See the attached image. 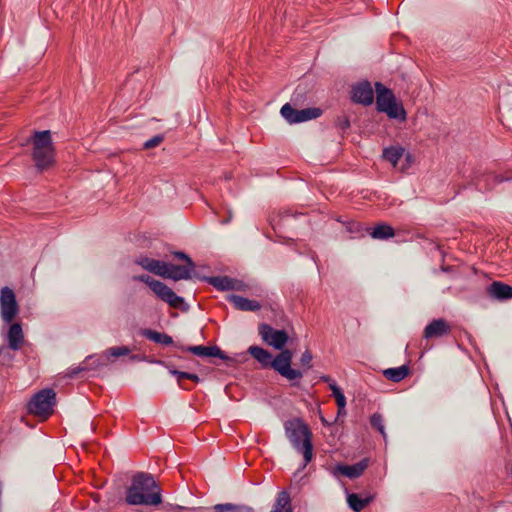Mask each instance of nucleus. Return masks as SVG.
<instances>
[{"label": "nucleus", "instance_id": "obj_1", "mask_svg": "<svg viewBox=\"0 0 512 512\" xmlns=\"http://www.w3.org/2000/svg\"><path fill=\"white\" fill-rule=\"evenodd\" d=\"M125 500L129 505L157 506L162 503L161 488L151 474L138 472L132 477Z\"/></svg>", "mask_w": 512, "mask_h": 512}, {"label": "nucleus", "instance_id": "obj_2", "mask_svg": "<svg viewBox=\"0 0 512 512\" xmlns=\"http://www.w3.org/2000/svg\"><path fill=\"white\" fill-rule=\"evenodd\" d=\"M248 353L256 359L262 368H272L289 381H297L303 377V371L291 368L293 353L289 349L282 350L275 358L266 349L259 346H250Z\"/></svg>", "mask_w": 512, "mask_h": 512}, {"label": "nucleus", "instance_id": "obj_3", "mask_svg": "<svg viewBox=\"0 0 512 512\" xmlns=\"http://www.w3.org/2000/svg\"><path fill=\"white\" fill-rule=\"evenodd\" d=\"M284 429L285 435L293 448L303 455V463L299 468V471H301L306 468L313 458L312 432L301 418L285 421Z\"/></svg>", "mask_w": 512, "mask_h": 512}, {"label": "nucleus", "instance_id": "obj_4", "mask_svg": "<svg viewBox=\"0 0 512 512\" xmlns=\"http://www.w3.org/2000/svg\"><path fill=\"white\" fill-rule=\"evenodd\" d=\"M31 142L32 159L39 171L49 168L54 162V146L50 130L34 131L28 139Z\"/></svg>", "mask_w": 512, "mask_h": 512}, {"label": "nucleus", "instance_id": "obj_5", "mask_svg": "<svg viewBox=\"0 0 512 512\" xmlns=\"http://www.w3.org/2000/svg\"><path fill=\"white\" fill-rule=\"evenodd\" d=\"M134 281L145 283L153 291V293L163 302L167 303L170 307L181 309L182 311L188 310V305L185 303L183 297L178 296L169 286L165 283L152 278L147 274L133 276Z\"/></svg>", "mask_w": 512, "mask_h": 512}, {"label": "nucleus", "instance_id": "obj_6", "mask_svg": "<svg viewBox=\"0 0 512 512\" xmlns=\"http://www.w3.org/2000/svg\"><path fill=\"white\" fill-rule=\"evenodd\" d=\"M56 393L52 388H44L33 395L27 404V411L35 416L47 419L54 412Z\"/></svg>", "mask_w": 512, "mask_h": 512}, {"label": "nucleus", "instance_id": "obj_7", "mask_svg": "<svg viewBox=\"0 0 512 512\" xmlns=\"http://www.w3.org/2000/svg\"><path fill=\"white\" fill-rule=\"evenodd\" d=\"M507 181H512V173L501 175L487 170L478 169L474 171L470 184L480 192H487L491 191L495 185Z\"/></svg>", "mask_w": 512, "mask_h": 512}, {"label": "nucleus", "instance_id": "obj_8", "mask_svg": "<svg viewBox=\"0 0 512 512\" xmlns=\"http://www.w3.org/2000/svg\"><path fill=\"white\" fill-rule=\"evenodd\" d=\"M280 113L289 124H297L318 118L322 111L319 108L297 110L290 103H286L281 107Z\"/></svg>", "mask_w": 512, "mask_h": 512}, {"label": "nucleus", "instance_id": "obj_9", "mask_svg": "<svg viewBox=\"0 0 512 512\" xmlns=\"http://www.w3.org/2000/svg\"><path fill=\"white\" fill-rule=\"evenodd\" d=\"M19 312L14 291L9 287H3L0 292V313L6 323H11Z\"/></svg>", "mask_w": 512, "mask_h": 512}, {"label": "nucleus", "instance_id": "obj_10", "mask_svg": "<svg viewBox=\"0 0 512 512\" xmlns=\"http://www.w3.org/2000/svg\"><path fill=\"white\" fill-rule=\"evenodd\" d=\"M258 332L262 340L269 346L281 351L284 350L283 347L288 341V334L285 330H275L269 324L261 323Z\"/></svg>", "mask_w": 512, "mask_h": 512}, {"label": "nucleus", "instance_id": "obj_11", "mask_svg": "<svg viewBox=\"0 0 512 512\" xmlns=\"http://www.w3.org/2000/svg\"><path fill=\"white\" fill-rule=\"evenodd\" d=\"M194 278L209 283L218 291L240 290L242 286L240 281L229 276H201L195 273Z\"/></svg>", "mask_w": 512, "mask_h": 512}, {"label": "nucleus", "instance_id": "obj_12", "mask_svg": "<svg viewBox=\"0 0 512 512\" xmlns=\"http://www.w3.org/2000/svg\"><path fill=\"white\" fill-rule=\"evenodd\" d=\"M351 100L356 104L371 105L374 101V91L371 83L363 80L354 84L351 88Z\"/></svg>", "mask_w": 512, "mask_h": 512}, {"label": "nucleus", "instance_id": "obj_13", "mask_svg": "<svg viewBox=\"0 0 512 512\" xmlns=\"http://www.w3.org/2000/svg\"><path fill=\"white\" fill-rule=\"evenodd\" d=\"M451 333L450 324L443 318L433 319L424 328L423 337L425 339L441 338Z\"/></svg>", "mask_w": 512, "mask_h": 512}, {"label": "nucleus", "instance_id": "obj_14", "mask_svg": "<svg viewBox=\"0 0 512 512\" xmlns=\"http://www.w3.org/2000/svg\"><path fill=\"white\" fill-rule=\"evenodd\" d=\"M105 364V361L102 360L100 357L91 355L88 356L84 360V362L79 366L68 368L65 372V376L68 378H75L82 372L99 369L100 367H103Z\"/></svg>", "mask_w": 512, "mask_h": 512}, {"label": "nucleus", "instance_id": "obj_15", "mask_svg": "<svg viewBox=\"0 0 512 512\" xmlns=\"http://www.w3.org/2000/svg\"><path fill=\"white\" fill-rule=\"evenodd\" d=\"M486 293L491 299L507 301L512 299V286L501 281H493L487 286Z\"/></svg>", "mask_w": 512, "mask_h": 512}, {"label": "nucleus", "instance_id": "obj_16", "mask_svg": "<svg viewBox=\"0 0 512 512\" xmlns=\"http://www.w3.org/2000/svg\"><path fill=\"white\" fill-rule=\"evenodd\" d=\"M181 350L190 352L199 357H217L222 360H227L228 356L216 345L214 346H187L179 347Z\"/></svg>", "mask_w": 512, "mask_h": 512}, {"label": "nucleus", "instance_id": "obj_17", "mask_svg": "<svg viewBox=\"0 0 512 512\" xmlns=\"http://www.w3.org/2000/svg\"><path fill=\"white\" fill-rule=\"evenodd\" d=\"M369 459L363 458L353 465L338 464L335 468L336 472L349 478L355 479L360 477L364 470L368 467Z\"/></svg>", "mask_w": 512, "mask_h": 512}, {"label": "nucleus", "instance_id": "obj_18", "mask_svg": "<svg viewBox=\"0 0 512 512\" xmlns=\"http://www.w3.org/2000/svg\"><path fill=\"white\" fill-rule=\"evenodd\" d=\"M195 268H190L187 265H176V264H168L167 274L165 278L179 281V280H188L194 278Z\"/></svg>", "mask_w": 512, "mask_h": 512}, {"label": "nucleus", "instance_id": "obj_19", "mask_svg": "<svg viewBox=\"0 0 512 512\" xmlns=\"http://www.w3.org/2000/svg\"><path fill=\"white\" fill-rule=\"evenodd\" d=\"M376 89V109L381 112L386 106L392 103L396 97L391 89L387 88L380 82L375 83Z\"/></svg>", "mask_w": 512, "mask_h": 512}, {"label": "nucleus", "instance_id": "obj_20", "mask_svg": "<svg viewBox=\"0 0 512 512\" xmlns=\"http://www.w3.org/2000/svg\"><path fill=\"white\" fill-rule=\"evenodd\" d=\"M229 303H232L235 308L240 311H258L261 309V304L256 300H251L246 297L232 294L227 297Z\"/></svg>", "mask_w": 512, "mask_h": 512}, {"label": "nucleus", "instance_id": "obj_21", "mask_svg": "<svg viewBox=\"0 0 512 512\" xmlns=\"http://www.w3.org/2000/svg\"><path fill=\"white\" fill-rule=\"evenodd\" d=\"M150 362L162 365L166 369H168L169 373L177 378L178 385L182 389H186V388L182 385L181 379H188V380H191V381H193L195 383H199L200 380H201L200 377L197 374L189 373V372H184V371H179V370L175 369L173 366L169 365L167 362H165L163 360H152Z\"/></svg>", "mask_w": 512, "mask_h": 512}, {"label": "nucleus", "instance_id": "obj_22", "mask_svg": "<svg viewBox=\"0 0 512 512\" xmlns=\"http://www.w3.org/2000/svg\"><path fill=\"white\" fill-rule=\"evenodd\" d=\"M7 340L10 349L17 351L21 348L24 341V334L20 323H13L10 326Z\"/></svg>", "mask_w": 512, "mask_h": 512}, {"label": "nucleus", "instance_id": "obj_23", "mask_svg": "<svg viewBox=\"0 0 512 512\" xmlns=\"http://www.w3.org/2000/svg\"><path fill=\"white\" fill-rule=\"evenodd\" d=\"M366 230L373 239L387 240L395 236L394 228L387 223H379Z\"/></svg>", "mask_w": 512, "mask_h": 512}, {"label": "nucleus", "instance_id": "obj_24", "mask_svg": "<svg viewBox=\"0 0 512 512\" xmlns=\"http://www.w3.org/2000/svg\"><path fill=\"white\" fill-rule=\"evenodd\" d=\"M381 112L387 114L390 119L405 121L407 118V113L403 107V104L397 101V99L386 106Z\"/></svg>", "mask_w": 512, "mask_h": 512}, {"label": "nucleus", "instance_id": "obj_25", "mask_svg": "<svg viewBox=\"0 0 512 512\" xmlns=\"http://www.w3.org/2000/svg\"><path fill=\"white\" fill-rule=\"evenodd\" d=\"M271 512H293L290 494L282 490L277 494Z\"/></svg>", "mask_w": 512, "mask_h": 512}, {"label": "nucleus", "instance_id": "obj_26", "mask_svg": "<svg viewBox=\"0 0 512 512\" xmlns=\"http://www.w3.org/2000/svg\"><path fill=\"white\" fill-rule=\"evenodd\" d=\"M141 335L150 341H153L155 343L162 344L165 346L174 344L173 338L170 335H168L166 333H161V332H158V331H155L152 329H143L141 331Z\"/></svg>", "mask_w": 512, "mask_h": 512}, {"label": "nucleus", "instance_id": "obj_27", "mask_svg": "<svg viewBox=\"0 0 512 512\" xmlns=\"http://www.w3.org/2000/svg\"><path fill=\"white\" fill-rule=\"evenodd\" d=\"M372 500L373 496H366L364 498H361L356 493H349L347 495L348 506L354 512L362 511Z\"/></svg>", "mask_w": 512, "mask_h": 512}, {"label": "nucleus", "instance_id": "obj_28", "mask_svg": "<svg viewBox=\"0 0 512 512\" xmlns=\"http://www.w3.org/2000/svg\"><path fill=\"white\" fill-rule=\"evenodd\" d=\"M410 372V369L407 365H402L399 367L388 368L383 371V375L389 381L398 383L402 381Z\"/></svg>", "mask_w": 512, "mask_h": 512}, {"label": "nucleus", "instance_id": "obj_29", "mask_svg": "<svg viewBox=\"0 0 512 512\" xmlns=\"http://www.w3.org/2000/svg\"><path fill=\"white\" fill-rule=\"evenodd\" d=\"M405 149L401 146H389L383 149V158L396 167Z\"/></svg>", "mask_w": 512, "mask_h": 512}, {"label": "nucleus", "instance_id": "obj_30", "mask_svg": "<svg viewBox=\"0 0 512 512\" xmlns=\"http://www.w3.org/2000/svg\"><path fill=\"white\" fill-rule=\"evenodd\" d=\"M214 512H254V509L244 504H216L214 506Z\"/></svg>", "mask_w": 512, "mask_h": 512}, {"label": "nucleus", "instance_id": "obj_31", "mask_svg": "<svg viewBox=\"0 0 512 512\" xmlns=\"http://www.w3.org/2000/svg\"><path fill=\"white\" fill-rule=\"evenodd\" d=\"M331 392L338 407V414L340 415L341 413H345L346 397L343 391L338 385L333 384L331 385Z\"/></svg>", "mask_w": 512, "mask_h": 512}, {"label": "nucleus", "instance_id": "obj_32", "mask_svg": "<svg viewBox=\"0 0 512 512\" xmlns=\"http://www.w3.org/2000/svg\"><path fill=\"white\" fill-rule=\"evenodd\" d=\"M370 424L372 428L376 429L384 439H386L387 434L384 426V419L380 413H374L370 417Z\"/></svg>", "mask_w": 512, "mask_h": 512}, {"label": "nucleus", "instance_id": "obj_33", "mask_svg": "<svg viewBox=\"0 0 512 512\" xmlns=\"http://www.w3.org/2000/svg\"><path fill=\"white\" fill-rule=\"evenodd\" d=\"M168 264L169 263L167 262L154 259L152 262L150 272L165 278V275L167 274Z\"/></svg>", "mask_w": 512, "mask_h": 512}, {"label": "nucleus", "instance_id": "obj_34", "mask_svg": "<svg viewBox=\"0 0 512 512\" xmlns=\"http://www.w3.org/2000/svg\"><path fill=\"white\" fill-rule=\"evenodd\" d=\"M131 352L127 346H116L111 347L106 351L107 358L109 357H120L128 355Z\"/></svg>", "mask_w": 512, "mask_h": 512}, {"label": "nucleus", "instance_id": "obj_35", "mask_svg": "<svg viewBox=\"0 0 512 512\" xmlns=\"http://www.w3.org/2000/svg\"><path fill=\"white\" fill-rule=\"evenodd\" d=\"M335 127L341 132L345 133L351 126L350 119L346 115H340L335 119Z\"/></svg>", "mask_w": 512, "mask_h": 512}, {"label": "nucleus", "instance_id": "obj_36", "mask_svg": "<svg viewBox=\"0 0 512 512\" xmlns=\"http://www.w3.org/2000/svg\"><path fill=\"white\" fill-rule=\"evenodd\" d=\"M172 255L179 259V260H182L185 262L184 265H187L189 266L190 268H195L196 265H195V262L191 259V257L186 254L185 252H182V251H174L172 252Z\"/></svg>", "mask_w": 512, "mask_h": 512}, {"label": "nucleus", "instance_id": "obj_37", "mask_svg": "<svg viewBox=\"0 0 512 512\" xmlns=\"http://www.w3.org/2000/svg\"><path fill=\"white\" fill-rule=\"evenodd\" d=\"M312 353L309 350H306L302 353L300 358V363L304 370H308L312 367Z\"/></svg>", "mask_w": 512, "mask_h": 512}, {"label": "nucleus", "instance_id": "obj_38", "mask_svg": "<svg viewBox=\"0 0 512 512\" xmlns=\"http://www.w3.org/2000/svg\"><path fill=\"white\" fill-rule=\"evenodd\" d=\"M163 140H164L163 135H160V134L155 135L151 139L144 142L143 148L144 149L154 148V147L158 146L159 144H161L163 142Z\"/></svg>", "mask_w": 512, "mask_h": 512}, {"label": "nucleus", "instance_id": "obj_39", "mask_svg": "<svg viewBox=\"0 0 512 512\" xmlns=\"http://www.w3.org/2000/svg\"><path fill=\"white\" fill-rule=\"evenodd\" d=\"M154 259L152 258H149V257H146V256H143V257H139L135 260V263L139 266H141L143 269L147 270L150 272V269H151V266H152V262H153Z\"/></svg>", "mask_w": 512, "mask_h": 512}, {"label": "nucleus", "instance_id": "obj_40", "mask_svg": "<svg viewBox=\"0 0 512 512\" xmlns=\"http://www.w3.org/2000/svg\"><path fill=\"white\" fill-rule=\"evenodd\" d=\"M347 229L351 233H354V232L358 233V232H360L362 230L360 224L357 223V222H350V223H348Z\"/></svg>", "mask_w": 512, "mask_h": 512}, {"label": "nucleus", "instance_id": "obj_41", "mask_svg": "<svg viewBox=\"0 0 512 512\" xmlns=\"http://www.w3.org/2000/svg\"><path fill=\"white\" fill-rule=\"evenodd\" d=\"M321 380L326 382L329 386V389L331 390V385H337L336 381L334 379H332L330 376L328 375H324L321 377Z\"/></svg>", "mask_w": 512, "mask_h": 512}, {"label": "nucleus", "instance_id": "obj_42", "mask_svg": "<svg viewBox=\"0 0 512 512\" xmlns=\"http://www.w3.org/2000/svg\"><path fill=\"white\" fill-rule=\"evenodd\" d=\"M130 360L133 361V362L146 361L147 357L146 356H142V355H138V354H134V355L130 356Z\"/></svg>", "mask_w": 512, "mask_h": 512}, {"label": "nucleus", "instance_id": "obj_43", "mask_svg": "<svg viewBox=\"0 0 512 512\" xmlns=\"http://www.w3.org/2000/svg\"><path fill=\"white\" fill-rule=\"evenodd\" d=\"M441 270L444 272H448L451 270V268L450 267H442Z\"/></svg>", "mask_w": 512, "mask_h": 512}]
</instances>
